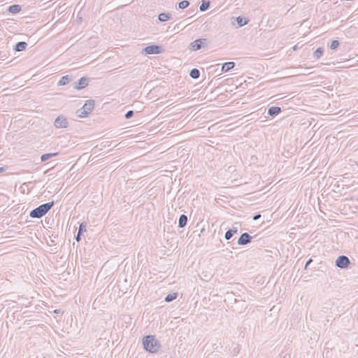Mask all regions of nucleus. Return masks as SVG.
<instances>
[{"label": "nucleus", "mask_w": 358, "mask_h": 358, "mask_svg": "<svg viewBox=\"0 0 358 358\" xmlns=\"http://www.w3.org/2000/svg\"><path fill=\"white\" fill-rule=\"evenodd\" d=\"M143 345L144 349L150 353H155L158 352L160 348V344L159 341L155 339L154 336L152 335H148L143 337Z\"/></svg>", "instance_id": "1"}, {"label": "nucleus", "mask_w": 358, "mask_h": 358, "mask_svg": "<svg viewBox=\"0 0 358 358\" xmlns=\"http://www.w3.org/2000/svg\"><path fill=\"white\" fill-rule=\"evenodd\" d=\"M54 201L40 205L30 212V217L32 218H41L44 216L53 206Z\"/></svg>", "instance_id": "2"}, {"label": "nucleus", "mask_w": 358, "mask_h": 358, "mask_svg": "<svg viewBox=\"0 0 358 358\" xmlns=\"http://www.w3.org/2000/svg\"><path fill=\"white\" fill-rule=\"evenodd\" d=\"M207 45L208 40L206 38H199L189 44V49L191 51H196L201 49L202 48L206 47Z\"/></svg>", "instance_id": "3"}, {"label": "nucleus", "mask_w": 358, "mask_h": 358, "mask_svg": "<svg viewBox=\"0 0 358 358\" xmlns=\"http://www.w3.org/2000/svg\"><path fill=\"white\" fill-rule=\"evenodd\" d=\"M94 107V100H87L85 103L83 105L82 108L81 114L79 115L81 117H85L90 113V112L93 110Z\"/></svg>", "instance_id": "4"}, {"label": "nucleus", "mask_w": 358, "mask_h": 358, "mask_svg": "<svg viewBox=\"0 0 358 358\" xmlns=\"http://www.w3.org/2000/svg\"><path fill=\"white\" fill-rule=\"evenodd\" d=\"M335 264L338 268L344 269L348 267L350 264V261L347 256L341 255L336 259Z\"/></svg>", "instance_id": "5"}, {"label": "nucleus", "mask_w": 358, "mask_h": 358, "mask_svg": "<svg viewBox=\"0 0 358 358\" xmlns=\"http://www.w3.org/2000/svg\"><path fill=\"white\" fill-rule=\"evenodd\" d=\"M68 124L66 118L63 115L58 116L54 122V126L57 129L66 128Z\"/></svg>", "instance_id": "6"}, {"label": "nucleus", "mask_w": 358, "mask_h": 358, "mask_svg": "<svg viewBox=\"0 0 358 358\" xmlns=\"http://www.w3.org/2000/svg\"><path fill=\"white\" fill-rule=\"evenodd\" d=\"M143 52L148 55L159 54L162 52V47L157 45H148L143 49Z\"/></svg>", "instance_id": "7"}, {"label": "nucleus", "mask_w": 358, "mask_h": 358, "mask_svg": "<svg viewBox=\"0 0 358 358\" xmlns=\"http://www.w3.org/2000/svg\"><path fill=\"white\" fill-rule=\"evenodd\" d=\"M88 84V79L85 77H82L77 82L74 83L73 88L80 90L87 87Z\"/></svg>", "instance_id": "8"}, {"label": "nucleus", "mask_w": 358, "mask_h": 358, "mask_svg": "<svg viewBox=\"0 0 358 358\" xmlns=\"http://www.w3.org/2000/svg\"><path fill=\"white\" fill-rule=\"evenodd\" d=\"M252 236L247 232L241 235L238 239L237 243L240 245H244L251 242Z\"/></svg>", "instance_id": "9"}, {"label": "nucleus", "mask_w": 358, "mask_h": 358, "mask_svg": "<svg viewBox=\"0 0 358 358\" xmlns=\"http://www.w3.org/2000/svg\"><path fill=\"white\" fill-rule=\"evenodd\" d=\"M282 110L278 106H271L268 109V115L271 117H275L281 113Z\"/></svg>", "instance_id": "10"}, {"label": "nucleus", "mask_w": 358, "mask_h": 358, "mask_svg": "<svg viewBox=\"0 0 358 358\" xmlns=\"http://www.w3.org/2000/svg\"><path fill=\"white\" fill-rule=\"evenodd\" d=\"M86 231V224L85 222L80 223L79 225L78 234L76 236V241L79 242L80 241L81 236H82L83 231Z\"/></svg>", "instance_id": "11"}, {"label": "nucleus", "mask_w": 358, "mask_h": 358, "mask_svg": "<svg viewBox=\"0 0 358 358\" xmlns=\"http://www.w3.org/2000/svg\"><path fill=\"white\" fill-rule=\"evenodd\" d=\"M235 66V63L234 62H227L222 64V71L227 72L228 71L232 69Z\"/></svg>", "instance_id": "12"}, {"label": "nucleus", "mask_w": 358, "mask_h": 358, "mask_svg": "<svg viewBox=\"0 0 358 358\" xmlns=\"http://www.w3.org/2000/svg\"><path fill=\"white\" fill-rule=\"evenodd\" d=\"M27 43L24 41L17 42L15 46V50L17 52L23 51L26 49Z\"/></svg>", "instance_id": "13"}, {"label": "nucleus", "mask_w": 358, "mask_h": 358, "mask_svg": "<svg viewBox=\"0 0 358 358\" xmlns=\"http://www.w3.org/2000/svg\"><path fill=\"white\" fill-rule=\"evenodd\" d=\"M187 222V215L182 214L180 216L178 220V227L183 228Z\"/></svg>", "instance_id": "14"}, {"label": "nucleus", "mask_w": 358, "mask_h": 358, "mask_svg": "<svg viewBox=\"0 0 358 358\" xmlns=\"http://www.w3.org/2000/svg\"><path fill=\"white\" fill-rule=\"evenodd\" d=\"M71 80V76L66 75L64 76H62L59 81L58 82V85H65L69 83Z\"/></svg>", "instance_id": "15"}, {"label": "nucleus", "mask_w": 358, "mask_h": 358, "mask_svg": "<svg viewBox=\"0 0 358 358\" xmlns=\"http://www.w3.org/2000/svg\"><path fill=\"white\" fill-rule=\"evenodd\" d=\"M21 8H22L21 6H20L18 4H14V5L10 6L8 8V11L11 13L15 14V13H19L21 10Z\"/></svg>", "instance_id": "16"}, {"label": "nucleus", "mask_w": 358, "mask_h": 358, "mask_svg": "<svg viewBox=\"0 0 358 358\" xmlns=\"http://www.w3.org/2000/svg\"><path fill=\"white\" fill-rule=\"evenodd\" d=\"M171 13H160L159 15H158V20L160 21V22H166L167 20H169L171 19Z\"/></svg>", "instance_id": "17"}, {"label": "nucleus", "mask_w": 358, "mask_h": 358, "mask_svg": "<svg viewBox=\"0 0 358 358\" xmlns=\"http://www.w3.org/2000/svg\"><path fill=\"white\" fill-rule=\"evenodd\" d=\"M238 231L237 228L230 229L225 233L224 238L226 240H229L234 234H236Z\"/></svg>", "instance_id": "18"}, {"label": "nucleus", "mask_w": 358, "mask_h": 358, "mask_svg": "<svg viewBox=\"0 0 358 358\" xmlns=\"http://www.w3.org/2000/svg\"><path fill=\"white\" fill-rule=\"evenodd\" d=\"M210 1L207 0H202L201 3L199 6V10L201 11H206L210 6Z\"/></svg>", "instance_id": "19"}, {"label": "nucleus", "mask_w": 358, "mask_h": 358, "mask_svg": "<svg viewBox=\"0 0 358 358\" xmlns=\"http://www.w3.org/2000/svg\"><path fill=\"white\" fill-rule=\"evenodd\" d=\"M57 155H58L57 152L43 154L41 156V161L45 162L46 160L50 159L51 157H55Z\"/></svg>", "instance_id": "20"}, {"label": "nucleus", "mask_w": 358, "mask_h": 358, "mask_svg": "<svg viewBox=\"0 0 358 358\" xmlns=\"http://www.w3.org/2000/svg\"><path fill=\"white\" fill-rule=\"evenodd\" d=\"M189 76L194 79H197L200 76V71L197 69H193L190 71Z\"/></svg>", "instance_id": "21"}, {"label": "nucleus", "mask_w": 358, "mask_h": 358, "mask_svg": "<svg viewBox=\"0 0 358 358\" xmlns=\"http://www.w3.org/2000/svg\"><path fill=\"white\" fill-rule=\"evenodd\" d=\"M324 52V50L322 48H318L316 49V50L313 52V57L315 59H319L322 57V54Z\"/></svg>", "instance_id": "22"}, {"label": "nucleus", "mask_w": 358, "mask_h": 358, "mask_svg": "<svg viewBox=\"0 0 358 358\" xmlns=\"http://www.w3.org/2000/svg\"><path fill=\"white\" fill-rule=\"evenodd\" d=\"M177 296H178V293L169 294L165 297L164 300L166 302H171L173 300H175L177 298Z\"/></svg>", "instance_id": "23"}, {"label": "nucleus", "mask_w": 358, "mask_h": 358, "mask_svg": "<svg viewBox=\"0 0 358 358\" xmlns=\"http://www.w3.org/2000/svg\"><path fill=\"white\" fill-rule=\"evenodd\" d=\"M189 5V2L188 1H182L178 3V8L180 9L186 8Z\"/></svg>", "instance_id": "24"}, {"label": "nucleus", "mask_w": 358, "mask_h": 358, "mask_svg": "<svg viewBox=\"0 0 358 358\" xmlns=\"http://www.w3.org/2000/svg\"><path fill=\"white\" fill-rule=\"evenodd\" d=\"M339 45V41L338 40H333L329 46L330 49L334 50Z\"/></svg>", "instance_id": "25"}, {"label": "nucleus", "mask_w": 358, "mask_h": 358, "mask_svg": "<svg viewBox=\"0 0 358 358\" xmlns=\"http://www.w3.org/2000/svg\"><path fill=\"white\" fill-rule=\"evenodd\" d=\"M134 114V113L133 110H128L126 113L124 117H125L126 119H130L131 117H133Z\"/></svg>", "instance_id": "26"}, {"label": "nucleus", "mask_w": 358, "mask_h": 358, "mask_svg": "<svg viewBox=\"0 0 358 358\" xmlns=\"http://www.w3.org/2000/svg\"><path fill=\"white\" fill-rule=\"evenodd\" d=\"M240 351V347L238 345H236L233 349V352L236 355L238 354Z\"/></svg>", "instance_id": "27"}, {"label": "nucleus", "mask_w": 358, "mask_h": 358, "mask_svg": "<svg viewBox=\"0 0 358 358\" xmlns=\"http://www.w3.org/2000/svg\"><path fill=\"white\" fill-rule=\"evenodd\" d=\"M214 349L217 352H220V350L222 348V345H216V344H214Z\"/></svg>", "instance_id": "28"}, {"label": "nucleus", "mask_w": 358, "mask_h": 358, "mask_svg": "<svg viewBox=\"0 0 358 358\" xmlns=\"http://www.w3.org/2000/svg\"><path fill=\"white\" fill-rule=\"evenodd\" d=\"M243 18L241 17V16H238V17H236V19H235L236 22H243Z\"/></svg>", "instance_id": "29"}, {"label": "nucleus", "mask_w": 358, "mask_h": 358, "mask_svg": "<svg viewBox=\"0 0 358 358\" xmlns=\"http://www.w3.org/2000/svg\"><path fill=\"white\" fill-rule=\"evenodd\" d=\"M313 262V259H309L306 263V265H305V268H307V267L310 265V264Z\"/></svg>", "instance_id": "30"}, {"label": "nucleus", "mask_w": 358, "mask_h": 358, "mask_svg": "<svg viewBox=\"0 0 358 358\" xmlns=\"http://www.w3.org/2000/svg\"><path fill=\"white\" fill-rule=\"evenodd\" d=\"M260 217H261V215H260V214H257V215H255L253 217V220H259Z\"/></svg>", "instance_id": "31"}, {"label": "nucleus", "mask_w": 358, "mask_h": 358, "mask_svg": "<svg viewBox=\"0 0 358 358\" xmlns=\"http://www.w3.org/2000/svg\"><path fill=\"white\" fill-rule=\"evenodd\" d=\"M7 169V167L3 166L0 167V173L4 172Z\"/></svg>", "instance_id": "32"}, {"label": "nucleus", "mask_w": 358, "mask_h": 358, "mask_svg": "<svg viewBox=\"0 0 358 358\" xmlns=\"http://www.w3.org/2000/svg\"><path fill=\"white\" fill-rule=\"evenodd\" d=\"M238 25L236 26V29H238V28H240L244 25H245L246 24H237Z\"/></svg>", "instance_id": "33"}, {"label": "nucleus", "mask_w": 358, "mask_h": 358, "mask_svg": "<svg viewBox=\"0 0 358 358\" xmlns=\"http://www.w3.org/2000/svg\"><path fill=\"white\" fill-rule=\"evenodd\" d=\"M292 49H293L294 50H296L297 49V45H294V46L292 48Z\"/></svg>", "instance_id": "34"}, {"label": "nucleus", "mask_w": 358, "mask_h": 358, "mask_svg": "<svg viewBox=\"0 0 358 358\" xmlns=\"http://www.w3.org/2000/svg\"><path fill=\"white\" fill-rule=\"evenodd\" d=\"M299 74L306 75V74H308V73H306V72H304V73H299Z\"/></svg>", "instance_id": "35"}, {"label": "nucleus", "mask_w": 358, "mask_h": 358, "mask_svg": "<svg viewBox=\"0 0 358 358\" xmlns=\"http://www.w3.org/2000/svg\"><path fill=\"white\" fill-rule=\"evenodd\" d=\"M249 22V20H245L244 21V22H245V23H247V22Z\"/></svg>", "instance_id": "36"}, {"label": "nucleus", "mask_w": 358, "mask_h": 358, "mask_svg": "<svg viewBox=\"0 0 358 358\" xmlns=\"http://www.w3.org/2000/svg\"><path fill=\"white\" fill-rule=\"evenodd\" d=\"M357 166H358V163H356Z\"/></svg>", "instance_id": "37"}]
</instances>
